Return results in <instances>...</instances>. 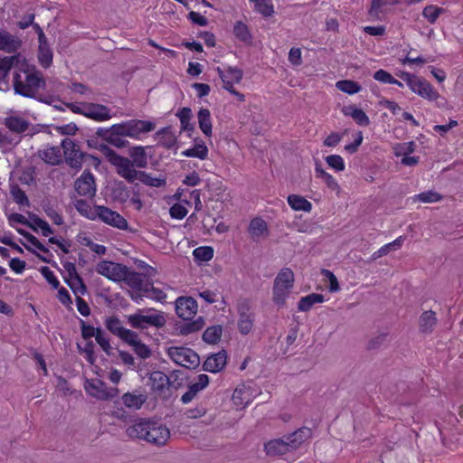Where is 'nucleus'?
Here are the masks:
<instances>
[{
	"label": "nucleus",
	"mask_w": 463,
	"mask_h": 463,
	"mask_svg": "<svg viewBox=\"0 0 463 463\" xmlns=\"http://www.w3.org/2000/svg\"><path fill=\"white\" fill-rule=\"evenodd\" d=\"M130 438L146 440L156 446H164L170 438L169 429L153 420H141L127 429Z\"/></svg>",
	"instance_id": "obj_1"
},
{
	"label": "nucleus",
	"mask_w": 463,
	"mask_h": 463,
	"mask_svg": "<svg viewBox=\"0 0 463 463\" xmlns=\"http://www.w3.org/2000/svg\"><path fill=\"white\" fill-rule=\"evenodd\" d=\"M25 80H22L19 73L14 75V90L18 95L25 98L37 99L41 89H45L46 81L43 73L33 67L31 71L24 70Z\"/></svg>",
	"instance_id": "obj_2"
},
{
	"label": "nucleus",
	"mask_w": 463,
	"mask_h": 463,
	"mask_svg": "<svg viewBox=\"0 0 463 463\" xmlns=\"http://www.w3.org/2000/svg\"><path fill=\"white\" fill-rule=\"evenodd\" d=\"M99 150L106 159L116 168L117 174L124 178L129 184L137 180L138 170H137L133 162L128 157L122 156L111 149L109 146L100 144Z\"/></svg>",
	"instance_id": "obj_3"
},
{
	"label": "nucleus",
	"mask_w": 463,
	"mask_h": 463,
	"mask_svg": "<svg viewBox=\"0 0 463 463\" xmlns=\"http://www.w3.org/2000/svg\"><path fill=\"white\" fill-rule=\"evenodd\" d=\"M127 319L131 327L136 329H146L148 326L161 328L166 323L165 313L155 308L137 309L136 313L128 316Z\"/></svg>",
	"instance_id": "obj_4"
},
{
	"label": "nucleus",
	"mask_w": 463,
	"mask_h": 463,
	"mask_svg": "<svg viewBox=\"0 0 463 463\" xmlns=\"http://www.w3.org/2000/svg\"><path fill=\"white\" fill-rule=\"evenodd\" d=\"M294 281L295 276L291 269L283 268L279 270L274 279L272 288V300L277 306L282 307L285 305L286 299L294 286Z\"/></svg>",
	"instance_id": "obj_5"
},
{
	"label": "nucleus",
	"mask_w": 463,
	"mask_h": 463,
	"mask_svg": "<svg viewBox=\"0 0 463 463\" xmlns=\"http://www.w3.org/2000/svg\"><path fill=\"white\" fill-rule=\"evenodd\" d=\"M398 76L406 82L412 92L421 98L429 100H437L440 98L438 91L425 79L405 71L401 72Z\"/></svg>",
	"instance_id": "obj_6"
},
{
	"label": "nucleus",
	"mask_w": 463,
	"mask_h": 463,
	"mask_svg": "<svg viewBox=\"0 0 463 463\" xmlns=\"http://www.w3.org/2000/svg\"><path fill=\"white\" fill-rule=\"evenodd\" d=\"M61 146L63 150L62 156L66 164L71 168L80 169L83 159L87 156H90L96 165L100 163L98 157L80 151L79 145L70 138H64L61 141Z\"/></svg>",
	"instance_id": "obj_7"
},
{
	"label": "nucleus",
	"mask_w": 463,
	"mask_h": 463,
	"mask_svg": "<svg viewBox=\"0 0 463 463\" xmlns=\"http://www.w3.org/2000/svg\"><path fill=\"white\" fill-rule=\"evenodd\" d=\"M167 354L175 364L186 368H195L200 364L199 355L187 347L171 346Z\"/></svg>",
	"instance_id": "obj_8"
},
{
	"label": "nucleus",
	"mask_w": 463,
	"mask_h": 463,
	"mask_svg": "<svg viewBox=\"0 0 463 463\" xmlns=\"http://www.w3.org/2000/svg\"><path fill=\"white\" fill-rule=\"evenodd\" d=\"M118 125L117 129H120V133L134 139H140L142 134L153 131L156 128L155 123L141 119H130Z\"/></svg>",
	"instance_id": "obj_9"
},
{
	"label": "nucleus",
	"mask_w": 463,
	"mask_h": 463,
	"mask_svg": "<svg viewBox=\"0 0 463 463\" xmlns=\"http://www.w3.org/2000/svg\"><path fill=\"white\" fill-rule=\"evenodd\" d=\"M9 222L14 227L16 224H22L33 229L34 232H37L38 229H41L42 232H52L48 222L35 214H29L26 217L20 213H12L9 217Z\"/></svg>",
	"instance_id": "obj_10"
},
{
	"label": "nucleus",
	"mask_w": 463,
	"mask_h": 463,
	"mask_svg": "<svg viewBox=\"0 0 463 463\" xmlns=\"http://www.w3.org/2000/svg\"><path fill=\"white\" fill-rule=\"evenodd\" d=\"M126 267L113 261L103 260L97 264L96 271L112 281L120 282L125 277Z\"/></svg>",
	"instance_id": "obj_11"
},
{
	"label": "nucleus",
	"mask_w": 463,
	"mask_h": 463,
	"mask_svg": "<svg viewBox=\"0 0 463 463\" xmlns=\"http://www.w3.org/2000/svg\"><path fill=\"white\" fill-rule=\"evenodd\" d=\"M74 189L80 196L92 198L96 194V183L93 174L86 169L74 182Z\"/></svg>",
	"instance_id": "obj_12"
},
{
	"label": "nucleus",
	"mask_w": 463,
	"mask_h": 463,
	"mask_svg": "<svg viewBox=\"0 0 463 463\" xmlns=\"http://www.w3.org/2000/svg\"><path fill=\"white\" fill-rule=\"evenodd\" d=\"M80 114L96 121H105L112 118L110 109L99 103H82Z\"/></svg>",
	"instance_id": "obj_13"
},
{
	"label": "nucleus",
	"mask_w": 463,
	"mask_h": 463,
	"mask_svg": "<svg viewBox=\"0 0 463 463\" xmlns=\"http://www.w3.org/2000/svg\"><path fill=\"white\" fill-rule=\"evenodd\" d=\"M238 328L241 334L248 335L254 324V314L250 312V306L247 300L241 301L238 305Z\"/></svg>",
	"instance_id": "obj_14"
},
{
	"label": "nucleus",
	"mask_w": 463,
	"mask_h": 463,
	"mask_svg": "<svg viewBox=\"0 0 463 463\" xmlns=\"http://www.w3.org/2000/svg\"><path fill=\"white\" fill-rule=\"evenodd\" d=\"M198 305L192 297H179L175 300L176 315L184 320L192 319L197 313Z\"/></svg>",
	"instance_id": "obj_15"
},
{
	"label": "nucleus",
	"mask_w": 463,
	"mask_h": 463,
	"mask_svg": "<svg viewBox=\"0 0 463 463\" xmlns=\"http://www.w3.org/2000/svg\"><path fill=\"white\" fill-rule=\"evenodd\" d=\"M98 216L106 223L118 229H126L128 222L119 213L105 206H99L96 209Z\"/></svg>",
	"instance_id": "obj_16"
},
{
	"label": "nucleus",
	"mask_w": 463,
	"mask_h": 463,
	"mask_svg": "<svg viewBox=\"0 0 463 463\" xmlns=\"http://www.w3.org/2000/svg\"><path fill=\"white\" fill-rule=\"evenodd\" d=\"M106 328L114 335L120 338L125 343L129 337L135 336V331L123 326L122 321L118 317H109L105 320Z\"/></svg>",
	"instance_id": "obj_17"
},
{
	"label": "nucleus",
	"mask_w": 463,
	"mask_h": 463,
	"mask_svg": "<svg viewBox=\"0 0 463 463\" xmlns=\"http://www.w3.org/2000/svg\"><path fill=\"white\" fill-rule=\"evenodd\" d=\"M22 40L5 29H0V51L7 53L16 52L22 46Z\"/></svg>",
	"instance_id": "obj_18"
},
{
	"label": "nucleus",
	"mask_w": 463,
	"mask_h": 463,
	"mask_svg": "<svg viewBox=\"0 0 463 463\" xmlns=\"http://www.w3.org/2000/svg\"><path fill=\"white\" fill-rule=\"evenodd\" d=\"M37 156L52 166L60 165L63 162L61 146H48L44 149H40L37 152Z\"/></svg>",
	"instance_id": "obj_19"
},
{
	"label": "nucleus",
	"mask_w": 463,
	"mask_h": 463,
	"mask_svg": "<svg viewBox=\"0 0 463 463\" xmlns=\"http://www.w3.org/2000/svg\"><path fill=\"white\" fill-rule=\"evenodd\" d=\"M312 436V430L309 428L302 427L293 433L285 437L290 451L298 449L306 440Z\"/></svg>",
	"instance_id": "obj_20"
},
{
	"label": "nucleus",
	"mask_w": 463,
	"mask_h": 463,
	"mask_svg": "<svg viewBox=\"0 0 463 463\" xmlns=\"http://www.w3.org/2000/svg\"><path fill=\"white\" fill-rule=\"evenodd\" d=\"M227 362V354L225 351L218 352L209 356L204 364L203 370L211 373H217L223 369Z\"/></svg>",
	"instance_id": "obj_21"
},
{
	"label": "nucleus",
	"mask_w": 463,
	"mask_h": 463,
	"mask_svg": "<svg viewBox=\"0 0 463 463\" xmlns=\"http://www.w3.org/2000/svg\"><path fill=\"white\" fill-rule=\"evenodd\" d=\"M264 449L266 451V454L271 457L281 456L288 452H290L285 437L268 441L264 445Z\"/></svg>",
	"instance_id": "obj_22"
},
{
	"label": "nucleus",
	"mask_w": 463,
	"mask_h": 463,
	"mask_svg": "<svg viewBox=\"0 0 463 463\" xmlns=\"http://www.w3.org/2000/svg\"><path fill=\"white\" fill-rule=\"evenodd\" d=\"M342 112L345 116L351 117L359 126L366 127L370 124L369 117L365 112L354 105L344 107Z\"/></svg>",
	"instance_id": "obj_23"
},
{
	"label": "nucleus",
	"mask_w": 463,
	"mask_h": 463,
	"mask_svg": "<svg viewBox=\"0 0 463 463\" xmlns=\"http://www.w3.org/2000/svg\"><path fill=\"white\" fill-rule=\"evenodd\" d=\"M122 281H125L133 289L149 291L148 288L144 286L142 275L136 271H130L128 267H126L125 277Z\"/></svg>",
	"instance_id": "obj_24"
},
{
	"label": "nucleus",
	"mask_w": 463,
	"mask_h": 463,
	"mask_svg": "<svg viewBox=\"0 0 463 463\" xmlns=\"http://www.w3.org/2000/svg\"><path fill=\"white\" fill-rule=\"evenodd\" d=\"M151 389L154 392H163L169 386V378L168 376L160 372L155 371L150 373L149 376Z\"/></svg>",
	"instance_id": "obj_25"
},
{
	"label": "nucleus",
	"mask_w": 463,
	"mask_h": 463,
	"mask_svg": "<svg viewBox=\"0 0 463 463\" xmlns=\"http://www.w3.org/2000/svg\"><path fill=\"white\" fill-rule=\"evenodd\" d=\"M111 196L115 202L126 204L131 196V190L122 181H118L111 189Z\"/></svg>",
	"instance_id": "obj_26"
},
{
	"label": "nucleus",
	"mask_w": 463,
	"mask_h": 463,
	"mask_svg": "<svg viewBox=\"0 0 463 463\" xmlns=\"http://www.w3.org/2000/svg\"><path fill=\"white\" fill-rule=\"evenodd\" d=\"M135 336L129 337V339L126 342L128 345L132 346L136 354L141 359H146L151 355L150 348L143 343L137 333H134Z\"/></svg>",
	"instance_id": "obj_27"
},
{
	"label": "nucleus",
	"mask_w": 463,
	"mask_h": 463,
	"mask_svg": "<svg viewBox=\"0 0 463 463\" xmlns=\"http://www.w3.org/2000/svg\"><path fill=\"white\" fill-rule=\"evenodd\" d=\"M156 137L158 138V145L167 149L174 147L176 144V137L172 131L171 127L159 129L156 133Z\"/></svg>",
	"instance_id": "obj_28"
},
{
	"label": "nucleus",
	"mask_w": 463,
	"mask_h": 463,
	"mask_svg": "<svg viewBox=\"0 0 463 463\" xmlns=\"http://www.w3.org/2000/svg\"><path fill=\"white\" fill-rule=\"evenodd\" d=\"M129 159L134 167L145 168L147 166V156L144 146H134L129 150Z\"/></svg>",
	"instance_id": "obj_29"
},
{
	"label": "nucleus",
	"mask_w": 463,
	"mask_h": 463,
	"mask_svg": "<svg viewBox=\"0 0 463 463\" xmlns=\"http://www.w3.org/2000/svg\"><path fill=\"white\" fill-rule=\"evenodd\" d=\"M437 325V317L433 311H425L419 319V326L421 333L430 334Z\"/></svg>",
	"instance_id": "obj_30"
},
{
	"label": "nucleus",
	"mask_w": 463,
	"mask_h": 463,
	"mask_svg": "<svg viewBox=\"0 0 463 463\" xmlns=\"http://www.w3.org/2000/svg\"><path fill=\"white\" fill-rule=\"evenodd\" d=\"M126 407L132 410H138L146 401V396L142 393L127 392L121 397Z\"/></svg>",
	"instance_id": "obj_31"
},
{
	"label": "nucleus",
	"mask_w": 463,
	"mask_h": 463,
	"mask_svg": "<svg viewBox=\"0 0 463 463\" xmlns=\"http://www.w3.org/2000/svg\"><path fill=\"white\" fill-rule=\"evenodd\" d=\"M187 157H197L199 159H205L208 156V148L202 139H196L194 147L184 150L182 153Z\"/></svg>",
	"instance_id": "obj_32"
},
{
	"label": "nucleus",
	"mask_w": 463,
	"mask_h": 463,
	"mask_svg": "<svg viewBox=\"0 0 463 463\" xmlns=\"http://www.w3.org/2000/svg\"><path fill=\"white\" fill-rule=\"evenodd\" d=\"M197 116L200 129L206 137H210L212 135L213 127L210 110L208 109L201 108Z\"/></svg>",
	"instance_id": "obj_33"
},
{
	"label": "nucleus",
	"mask_w": 463,
	"mask_h": 463,
	"mask_svg": "<svg viewBox=\"0 0 463 463\" xmlns=\"http://www.w3.org/2000/svg\"><path fill=\"white\" fill-rule=\"evenodd\" d=\"M325 298L321 294L311 293L306 297L300 298L298 303V308L300 311L307 312L317 303L324 302Z\"/></svg>",
	"instance_id": "obj_34"
},
{
	"label": "nucleus",
	"mask_w": 463,
	"mask_h": 463,
	"mask_svg": "<svg viewBox=\"0 0 463 463\" xmlns=\"http://www.w3.org/2000/svg\"><path fill=\"white\" fill-rule=\"evenodd\" d=\"M288 203L289 206L295 211H304L308 213L312 209V203L298 194L288 195Z\"/></svg>",
	"instance_id": "obj_35"
},
{
	"label": "nucleus",
	"mask_w": 463,
	"mask_h": 463,
	"mask_svg": "<svg viewBox=\"0 0 463 463\" xmlns=\"http://www.w3.org/2000/svg\"><path fill=\"white\" fill-rule=\"evenodd\" d=\"M20 53L9 57L0 56V80L7 77L10 70L20 62Z\"/></svg>",
	"instance_id": "obj_36"
},
{
	"label": "nucleus",
	"mask_w": 463,
	"mask_h": 463,
	"mask_svg": "<svg viewBox=\"0 0 463 463\" xmlns=\"http://www.w3.org/2000/svg\"><path fill=\"white\" fill-rule=\"evenodd\" d=\"M233 34L241 42L250 44L252 41L251 33L246 24L241 21H237L233 26Z\"/></svg>",
	"instance_id": "obj_37"
},
{
	"label": "nucleus",
	"mask_w": 463,
	"mask_h": 463,
	"mask_svg": "<svg viewBox=\"0 0 463 463\" xmlns=\"http://www.w3.org/2000/svg\"><path fill=\"white\" fill-rule=\"evenodd\" d=\"M5 126L13 132L23 133L29 128V122L20 117H10L5 119Z\"/></svg>",
	"instance_id": "obj_38"
},
{
	"label": "nucleus",
	"mask_w": 463,
	"mask_h": 463,
	"mask_svg": "<svg viewBox=\"0 0 463 463\" xmlns=\"http://www.w3.org/2000/svg\"><path fill=\"white\" fill-rule=\"evenodd\" d=\"M176 116L180 119L181 130L193 131L194 129V125L190 122L193 117L192 109L190 108H182L178 110Z\"/></svg>",
	"instance_id": "obj_39"
},
{
	"label": "nucleus",
	"mask_w": 463,
	"mask_h": 463,
	"mask_svg": "<svg viewBox=\"0 0 463 463\" xmlns=\"http://www.w3.org/2000/svg\"><path fill=\"white\" fill-rule=\"evenodd\" d=\"M137 180H139L142 184L151 187H162L166 184L165 178L153 177L151 175L144 171L138 172Z\"/></svg>",
	"instance_id": "obj_40"
},
{
	"label": "nucleus",
	"mask_w": 463,
	"mask_h": 463,
	"mask_svg": "<svg viewBox=\"0 0 463 463\" xmlns=\"http://www.w3.org/2000/svg\"><path fill=\"white\" fill-rule=\"evenodd\" d=\"M117 128H119L118 124L112 126V135L109 136L108 143L118 148L126 147L128 145V141L124 138L126 136L123 133H119L121 130L117 129Z\"/></svg>",
	"instance_id": "obj_41"
},
{
	"label": "nucleus",
	"mask_w": 463,
	"mask_h": 463,
	"mask_svg": "<svg viewBox=\"0 0 463 463\" xmlns=\"http://www.w3.org/2000/svg\"><path fill=\"white\" fill-rule=\"evenodd\" d=\"M37 57L40 65L44 69L52 64L53 53L50 46L38 47Z\"/></svg>",
	"instance_id": "obj_42"
},
{
	"label": "nucleus",
	"mask_w": 463,
	"mask_h": 463,
	"mask_svg": "<svg viewBox=\"0 0 463 463\" xmlns=\"http://www.w3.org/2000/svg\"><path fill=\"white\" fill-rule=\"evenodd\" d=\"M444 12L445 10L442 7L430 5L423 9L422 15L430 24H435L439 16Z\"/></svg>",
	"instance_id": "obj_43"
},
{
	"label": "nucleus",
	"mask_w": 463,
	"mask_h": 463,
	"mask_svg": "<svg viewBox=\"0 0 463 463\" xmlns=\"http://www.w3.org/2000/svg\"><path fill=\"white\" fill-rule=\"evenodd\" d=\"M336 88L347 94L358 93L362 87L359 83L350 80H343L336 82Z\"/></svg>",
	"instance_id": "obj_44"
},
{
	"label": "nucleus",
	"mask_w": 463,
	"mask_h": 463,
	"mask_svg": "<svg viewBox=\"0 0 463 463\" xmlns=\"http://www.w3.org/2000/svg\"><path fill=\"white\" fill-rule=\"evenodd\" d=\"M87 391L89 393L99 400H108L111 397L109 393L104 390L103 383L101 382H98L97 383H90L87 387Z\"/></svg>",
	"instance_id": "obj_45"
},
{
	"label": "nucleus",
	"mask_w": 463,
	"mask_h": 463,
	"mask_svg": "<svg viewBox=\"0 0 463 463\" xmlns=\"http://www.w3.org/2000/svg\"><path fill=\"white\" fill-rule=\"evenodd\" d=\"M222 329L220 326H211L203 334V339L208 344L217 343L222 335Z\"/></svg>",
	"instance_id": "obj_46"
},
{
	"label": "nucleus",
	"mask_w": 463,
	"mask_h": 463,
	"mask_svg": "<svg viewBox=\"0 0 463 463\" xmlns=\"http://www.w3.org/2000/svg\"><path fill=\"white\" fill-rule=\"evenodd\" d=\"M250 392L246 387H238L232 394V401L237 405H247L250 402Z\"/></svg>",
	"instance_id": "obj_47"
},
{
	"label": "nucleus",
	"mask_w": 463,
	"mask_h": 463,
	"mask_svg": "<svg viewBox=\"0 0 463 463\" xmlns=\"http://www.w3.org/2000/svg\"><path fill=\"white\" fill-rule=\"evenodd\" d=\"M442 198L443 197L440 194L434 192L432 190H429L415 195L414 200L420 201L424 203H429L439 202L442 200Z\"/></svg>",
	"instance_id": "obj_48"
},
{
	"label": "nucleus",
	"mask_w": 463,
	"mask_h": 463,
	"mask_svg": "<svg viewBox=\"0 0 463 463\" xmlns=\"http://www.w3.org/2000/svg\"><path fill=\"white\" fill-rule=\"evenodd\" d=\"M393 4L391 0H372L371 7L368 11L370 17L379 19V14L382 13V8L386 5Z\"/></svg>",
	"instance_id": "obj_49"
},
{
	"label": "nucleus",
	"mask_w": 463,
	"mask_h": 463,
	"mask_svg": "<svg viewBox=\"0 0 463 463\" xmlns=\"http://www.w3.org/2000/svg\"><path fill=\"white\" fill-rule=\"evenodd\" d=\"M203 325H204L203 319L202 317H199L198 319H196L193 322H189V323L183 325L180 327V332L183 335H187L189 334H192L194 332H197V331L201 330L203 328Z\"/></svg>",
	"instance_id": "obj_50"
},
{
	"label": "nucleus",
	"mask_w": 463,
	"mask_h": 463,
	"mask_svg": "<svg viewBox=\"0 0 463 463\" xmlns=\"http://www.w3.org/2000/svg\"><path fill=\"white\" fill-rule=\"evenodd\" d=\"M193 255L196 260L208 261L213 257V250L208 246L198 247L194 250Z\"/></svg>",
	"instance_id": "obj_51"
},
{
	"label": "nucleus",
	"mask_w": 463,
	"mask_h": 463,
	"mask_svg": "<svg viewBox=\"0 0 463 463\" xmlns=\"http://www.w3.org/2000/svg\"><path fill=\"white\" fill-rule=\"evenodd\" d=\"M74 206L80 214L88 218H92L94 214L97 213L96 211L93 212L90 204L82 199L75 200Z\"/></svg>",
	"instance_id": "obj_52"
},
{
	"label": "nucleus",
	"mask_w": 463,
	"mask_h": 463,
	"mask_svg": "<svg viewBox=\"0 0 463 463\" xmlns=\"http://www.w3.org/2000/svg\"><path fill=\"white\" fill-rule=\"evenodd\" d=\"M326 164L337 172L344 171L345 168L344 159L338 155H330L326 157Z\"/></svg>",
	"instance_id": "obj_53"
},
{
	"label": "nucleus",
	"mask_w": 463,
	"mask_h": 463,
	"mask_svg": "<svg viewBox=\"0 0 463 463\" xmlns=\"http://www.w3.org/2000/svg\"><path fill=\"white\" fill-rule=\"evenodd\" d=\"M66 282L75 294H85L86 287L80 276L75 277L74 279H66Z\"/></svg>",
	"instance_id": "obj_54"
},
{
	"label": "nucleus",
	"mask_w": 463,
	"mask_h": 463,
	"mask_svg": "<svg viewBox=\"0 0 463 463\" xmlns=\"http://www.w3.org/2000/svg\"><path fill=\"white\" fill-rule=\"evenodd\" d=\"M256 10L265 17L271 16L274 13L273 5L270 0H265L255 4Z\"/></svg>",
	"instance_id": "obj_55"
},
{
	"label": "nucleus",
	"mask_w": 463,
	"mask_h": 463,
	"mask_svg": "<svg viewBox=\"0 0 463 463\" xmlns=\"http://www.w3.org/2000/svg\"><path fill=\"white\" fill-rule=\"evenodd\" d=\"M402 241H403V237L400 236L398 239L394 240L393 241L387 243V244L383 245V247H381L378 250V255L384 256V255L388 254L391 250H398L402 246Z\"/></svg>",
	"instance_id": "obj_56"
},
{
	"label": "nucleus",
	"mask_w": 463,
	"mask_h": 463,
	"mask_svg": "<svg viewBox=\"0 0 463 463\" xmlns=\"http://www.w3.org/2000/svg\"><path fill=\"white\" fill-rule=\"evenodd\" d=\"M97 343L99 345V346L102 348V350L108 354L110 355L112 352V347L110 345V343L108 338L105 336L104 331L101 329V331H98V334L95 337Z\"/></svg>",
	"instance_id": "obj_57"
},
{
	"label": "nucleus",
	"mask_w": 463,
	"mask_h": 463,
	"mask_svg": "<svg viewBox=\"0 0 463 463\" xmlns=\"http://www.w3.org/2000/svg\"><path fill=\"white\" fill-rule=\"evenodd\" d=\"M416 144L413 141L397 145L395 147L396 156H408L414 152Z\"/></svg>",
	"instance_id": "obj_58"
},
{
	"label": "nucleus",
	"mask_w": 463,
	"mask_h": 463,
	"mask_svg": "<svg viewBox=\"0 0 463 463\" xmlns=\"http://www.w3.org/2000/svg\"><path fill=\"white\" fill-rule=\"evenodd\" d=\"M389 340V335L387 333H379L373 337L368 343L369 349H376L382 346Z\"/></svg>",
	"instance_id": "obj_59"
},
{
	"label": "nucleus",
	"mask_w": 463,
	"mask_h": 463,
	"mask_svg": "<svg viewBox=\"0 0 463 463\" xmlns=\"http://www.w3.org/2000/svg\"><path fill=\"white\" fill-rule=\"evenodd\" d=\"M169 212L172 218L178 220L184 218L188 213L186 207L181 203H175L171 206Z\"/></svg>",
	"instance_id": "obj_60"
},
{
	"label": "nucleus",
	"mask_w": 463,
	"mask_h": 463,
	"mask_svg": "<svg viewBox=\"0 0 463 463\" xmlns=\"http://www.w3.org/2000/svg\"><path fill=\"white\" fill-rule=\"evenodd\" d=\"M41 273L44 277V279L48 281L50 285L54 288H58L60 286V282L54 273L50 269L49 267H43L41 269Z\"/></svg>",
	"instance_id": "obj_61"
},
{
	"label": "nucleus",
	"mask_w": 463,
	"mask_h": 463,
	"mask_svg": "<svg viewBox=\"0 0 463 463\" xmlns=\"http://www.w3.org/2000/svg\"><path fill=\"white\" fill-rule=\"evenodd\" d=\"M373 79L386 84L395 83L392 75L383 69H380L374 72Z\"/></svg>",
	"instance_id": "obj_62"
},
{
	"label": "nucleus",
	"mask_w": 463,
	"mask_h": 463,
	"mask_svg": "<svg viewBox=\"0 0 463 463\" xmlns=\"http://www.w3.org/2000/svg\"><path fill=\"white\" fill-rule=\"evenodd\" d=\"M224 73L230 77V80L232 82L239 83L243 77V72L241 69L237 67H228Z\"/></svg>",
	"instance_id": "obj_63"
},
{
	"label": "nucleus",
	"mask_w": 463,
	"mask_h": 463,
	"mask_svg": "<svg viewBox=\"0 0 463 463\" xmlns=\"http://www.w3.org/2000/svg\"><path fill=\"white\" fill-rule=\"evenodd\" d=\"M12 194H13L14 200L18 204H21V205L26 204L27 205L29 203V200H28L25 193L18 186L12 189Z\"/></svg>",
	"instance_id": "obj_64"
}]
</instances>
